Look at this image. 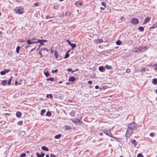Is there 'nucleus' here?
I'll list each match as a JSON object with an SVG mask.
<instances>
[{"mask_svg":"<svg viewBox=\"0 0 157 157\" xmlns=\"http://www.w3.org/2000/svg\"><path fill=\"white\" fill-rule=\"evenodd\" d=\"M137 125L135 123H130L128 125L126 134L127 137L130 136L132 134L137 130Z\"/></svg>","mask_w":157,"mask_h":157,"instance_id":"f257e3e1","label":"nucleus"},{"mask_svg":"<svg viewBox=\"0 0 157 157\" xmlns=\"http://www.w3.org/2000/svg\"><path fill=\"white\" fill-rule=\"evenodd\" d=\"M14 12L16 13L21 14L23 13V8L21 6L16 7L14 10Z\"/></svg>","mask_w":157,"mask_h":157,"instance_id":"f03ea898","label":"nucleus"},{"mask_svg":"<svg viewBox=\"0 0 157 157\" xmlns=\"http://www.w3.org/2000/svg\"><path fill=\"white\" fill-rule=\"evenodd\" d=\"M130 22L133 25H135L139 23V20L138 18H133L131 19Z\"/></svg>","mask_w":157,"mask_h":157,"instance_id":"7ed1b4c3","label":"nucleus"},{"mask_svg":"<svg viewBox=\"0 0 157 157\" xmlns=\"http://www.w3.org/2000/svg\"><path fill=\"white\" fill-rule=\"evenodd\" d=\"M26 42L28 44H32L35 43H37V42L36 41H33V38L31 40H29L27 41H23L21 42Z\"/></svg>","mask_w":157,"mask_h":157,"instance_id":"20e7f679","label":"nucleus"},{"mask_svg":"<svg viewBox=\"0 0 157 157\" xmlns=\"http://www.w3.org/2000/svg\"><path fill=\"white\" fill-rule=\"evenodd\" d=\"M35 40H36V41L37 42V43H40V44L39 46H40L41 45H43V43H45L47 42V40H37V39H35Z\"/></svg>","mask_w":157,"mask_h":157,"instance_id":"39448f33","label":"nucleus"},{"mask_svg":"<svg viewBox=\"0 0 157 157\" xmlns=\"http://www.w3.org/2000/svg\"><path fill=\"white\" fill-rule=\"evenodd\" d=\"M10 70V69H4L3 71L0 72V74L2 75H4L6 73L9 72Z\"/></svg>","mask_w":157,"mask_h":157,"instance_id":"423d86ee","label":"nucleus"},{"mask_svg":"<svg viewBox=\"0 0 157 157\" xmlns=\"http://www.w3.org/2000/svg\"><path fill=\"white\" fill-rule=\"evenodd\" d=\"M104 132L105 134L109 136H111L112 135V134L110 130H105V131H104Z\"/></svg>","mask_w":157,"mask_h":157,"instance_id":"0eeeda50","label":"nucleus"},{"mask_svg":"<svg viewBox=\"0 0 157 157\" xmlns=\"http://www.w3.org/2000/svg\"><path fill=\"white\" fill-rule=\"evenodd\" d=\"M94 43L96 44H98L99 43H101L103 42V40L102 39H98L95 40L94 41Z\"/></svg>","mask_w":157,"mask_h":157,"instance_id":"6e6552de","label":"nucleus"},{"mask_svg":"<svg viewBox=\"0 0 157 157\" xmlns=\"http://www.w3.org/2000/svg\"><path fill=\"white\" fill-rule=\"evenodd\" d=\"M75 4L76 6L79 7V6H82L83 4V3L80 2V1H79L75 2Z\"/></svg>","mask_w":157,"mask_h":157,"instance_id":"1a4fd4ad","label":"nucleus"},{"mask_svg":"<svg viewBox=\"0 0 157 157\" xmlns=\"http://www.w3.org/2000/svg\"><path fill=\"white\" fill-rule=\"evenodd\" d=\"M147 49L146 47H143L139 48V50L141 52H143L145 51Z\"/></svg>","mask_w":157,"mask_h":157,"instance_id":"9d476101","label":"nucleus"},{"mask_svg":"<svg viewBox=\"0 0 157 157\" xmlns=\"http://www.w3.org/2000/svg\"><path fill=\"white\" fill-rule=\"evenodd\" d=\"M36 155L37 157H43L45 155V154L43 152H41L40 154L37 152L36 153Z\"/></svg>","mask_w":157,"mask_h":157,"instance_id":"9b49d317","label":"nucleus"},{"mask_svg":"<svg viewBox=\"0 0 157 157\" xmlns=\"http://www.w3.org/2000/svg\"><path fill=\"white\" fill-rule=\"evenodd\" d=\"M76 80V78L73 76H71L70 77L69 81L70 82H74Z\"/></svg>","mask_w":157,"mask_h":157,"instance_id":"f8f14e48","label":"nucleus"},{"mask_svg":"<svg viewBox=\"0 0 157 157\" xmlns=\"http://www.w3.org/2000/svg\"><path fill=\"white\" fill-rule=\"evenodd\" d=\"M16 115L17 117L20 118L21 116V113L20 112L17 111L16 113Z\"/></svg>","mask_w":157,"mask_h":157,"instance_id":"ddd939ff","label":"nucleus"},{"mask_svg":"<svg viewBox=\"0 0 157 157\" xmlns=\"http://www.w3.org/2000/svg\"><path fill=\"white\" fill-rule=\"evenodd\" d=\"M152 83L154 85H156L157 84V79L154 78L152 80Z\"/></svg>","mask_w":157,"mask_h":157,"instance_id":"4468645a","label":"nucleus"},{"mask_svg":"<svg viewBox=\"0 0 157 157\" xmlns=\"http://www.w3.org/2000/svg\"><path fill=\"white\" fill-rule=\"evenodd\" d=\"M150 20V18L149 17H147V18L144 20V22L143 23V24H145V23L148 22Z\"/></svg>","mask_w":157,"mask_h":157,"instance_id":"2eb2a0df","label":"nucleus"},{"mask_svg":"<svg viewBox=\"0 0 157 157\" xmlns=\"http://www.w3.org/2000/svg\"><path fill=\"white\" fill-rule=\"evenodd\" d=\"M54 55H55V57L56 59H58V56L59 55L58 53V52L56 51L55 52Z\"/></svg>","mask_w":157,"mask_h":157,"instance_id":"dca6fc26","label":"nucleus"},{"mask_svg":"<svg viewBox=\"0 0 157 157\" xmlns=\"http://www.w3.org/2000/svg\"><path fill=\"white\" fill-rule=\"evenodd\" d=\"M99 70L102 72L104 71V68L102 66H100L99 67Z\"/></svg>","mask_w":157,"mask_h":157,"instance_id":"f3484780","label":"nucleus"},{"mask_svg":"<svg viewBox=\"0 0 157 157\" xmlns=\"http://www.w3.org/2000/svg\"><path fill=\"white\" fill-rule=\"evenodd\" d=\"M131 142H132V144H134V145L135 147H136V145L137 144V143L136 140H132L131 141Z\"/></svg>","mask_w":157,"mask_h":157,"instance_id":"a211bd4d","label":"nucleus"},{"mask_svg":"<svg viewBox=\"0 0 157 157\" xmlns=\"http://www.w3.org/2000/svg\"><path fill=\"white\" fill-rule=\"evenodd\" d=\"M55 78H47L46 79L47 81H55Z\"/></svg>","mask_w":157,"mask_h":157,"instance_id":"6ab92c4d","label":"nucleus"},{"mask_svg":"<svg viewBox=\"0 0 157 157\" xmlns=\"http://www.w3.org/2000/svg\"><path fill=\"white\" fill-rule=\"evenodd\" d=\"M42 149L44 151H48V148L44 146H43L41 147Z\"/></svg>","mask_w":157,"mask_h":157,"instance_id":"aec40b11","label":"nucleus"},{"mask_svg":"<svg viewBox=\"0 0 157 157\" xmlns=\"http://www.w3.org/2000/svg\"><path fill=\"white\" fill-rule=\"evenodd\" d=\"M6 82H7L6 80H2L1 82L2 84V85L3 86L5 85Z\"/></svg>","mask_w":157,"mask_h":157,"instance_id":"412c9836","label":"nucleus"},{"mask_svg":"<svg viewBox=\"0 0 157 157\" xmlns=\"http://www.w3.org/2000/svg\"><path fill=\"white\" fill-rule=\"evenodd\" d=\"M138 29L140 32H143L144 31V28L142 27H140L138 28Z\"/></svg>","mask_w":157,"mask_h":157,"instance_id":"4be33fe9","label":"nucleus"},{"mask_svg":"<svg viewBox=\"0 0 157 157\" xmlns=\"http://www.w3.org/2000/svg\"><path fill=\"white\" fill-rule=\"evenodd\" d=\"M46 111L44 109H43L41 110L40 112V115L42 116H43L44 115V113Z\"/></svg>","mask_w":157,"mask_h":157,"instance_id":"5701e85b","label":"nucleus"},{"mask_svg":"<svg viewBox=\"0 0 157 157\" xmlns=\"http://www.w3.org/2000/svg\"><path fill=\"white\" fill-rule=\"evenodd\" d=\"M46 116L50 117L51 116L52 113L48 111L46 113Z\"/></svg>","mask_w":157,"mask_h":157,"instance_id":"b1692460","label":"nucleus"},{"mask_svg":"<svg viewBox=\"0 0 157 157\" xmlns=\"http://www.w3.org/2000/svg\"><path fill=\"white\" fill-rule=\"evenodd\" d=\"M61 134H59L56 135L55 136V138L56 139H59L61 137Z\"/></svg>","mask_w":157,"mask_h":157,"instance_id":"393cba45","label":"nucleus"},{"mask_svg":"<svg viewBox=\"0 0 157 157\" xmlns=\"http://www.w3.org/2000/svg\"><path fill=\"white\" fill-rule=\"evenodd\" d=\"M157 27V22L154 24L150 28V29H154Z\"/></svg>","mask_w":157,"mask_h":157,"instance_id":"a878e982","label":"nucleus"},{"mask_svg":"<svg viewBox=\"0 0 157 157\" xmlns=\"http://www.w3.org/2000/svg\"><path fill=\"white\" fill-rule=\"evenodd\" d=\"M49 97L51 98L52 99L53 98V96H52L51 94H47L46 95V98H49Z\"/></svg>","mask_w":157,"mask_h":157,"instance_id":"bb28decb","label":"nucleus"},{"mask_svg":"<svg viewBox=\"0 0 157 157\" xmlns=\"http://www.w3.org/2000/svg\"><path fill=\"white\" fill-rule=\"evenodd\" d=\"M70 45L72 47V49H73L76 46V45L75 44L71 43V44Z\"/></svg>","mask_w":157,"mask_h":157,"instance_id":"cd10ccee","label":"nucleus"},{"mask_svg":"<svg viewBox=\"0 0 157 157\" xmlns=\"http://www.w3.org/2000/svg\"><path fill=\"white\" fill-rule=\"evenodd\" d=\"M71 120L73 122L75 123H77L78 119H71Z\"/></svg>","mask_w":157,"mask_h":157,"instance_id":"c85d7f7f","label":"nucleus"},{"mask_svg":"<svg viewBox=\"0 0 157 157\" xmlns=\"http://www.w3.org/2000/svg\"><path fill=\"white\" fill-rule=\"evenodd\" d=\"M44 74L46 77H48L49 75V74L48 72H44Z\"/></svg>","mask_w":157,"mask_h":157,"instance_id":"c756f323","label":"nucleus"},{"mask_svg":"<svg viewBox=\"0 0 157 157\" xmlns=\"http://www.w3.org/2000/svg\"><path fill=\"white\" fill-rule=\"evenodd\" d=\"M116 44L117 45H120L121 44V42L119 40H118L116 41Z\"/></svg>","mask_w":157,"mask_h":157,"instance_id":"7c9ffc66","label":"nucleus"},{"mask_svg":"<svg viewBox=\"0 0 157 157\" xmlns=\"http://www.w3.org/2000/svg\"><path fill=\"white\" fill-rule=\"evenodd\" d=\"M20 49V47L19 46H17L16 48V51L17 53H19V50Z\"/></svg>","mask_w":157,"mask_h":157,"instance_id":"2f4dec72","label":"nucleus"},{"mask_svg":"<svg viewBox=\"0 0 157 157\" xmlns=\"http://www.w3.org/2000/svg\"><path fill=\"white\" fill-rule=\"evenodd\" d=\"M40 3L39 2H36L34 4V7L38 6H40Z\"/></svg>","mask_w":157,"mask_h":157,"instance_id":"473e14b6","label":"nucleus"},{"mask_svg":"<svg viewBox=\"0 0 157 157\" xmlns=\"http://www.w3.org/2000/svg\"><path fill=\"white\" fill-rule=\"evenodd\" d=\"M69 51H68V52L66 54L64 58L66 59L69 56V55L68 53V52Z\"/></svg>","mask_w":157,"mask_h":157,"instance_id":"72a5a7b5","label":"nucleus"},{"mask_svg":"<svg viewBox=\"0 0 157 157\" xmlns=\"http://www.w3.org/2000/svg\"><path fill=\"white\" fill-rule=\"evenodd\" d=\"M146 68L144 67H142L140 69L141 72L144 71H145Z\"/></svg>","mask_w":157,"mask_h":157,"instance_id":"f704fd0d","label":"nucleus"},{"mask_svg":"<svg viewBox=\"0 0 157 157\" xmlns=\"http://www.w3.org/2000/svg\"><path fill=\"white\" fill-rule=\"evenodd\" d=\"M105 67L106 69H111V66H109L108 65H106L105 66Z\"/></svg>","mask_w":157,"mask_h":157,"instance_id":"c9c22d12","label":"nucleus"},{"mask_svg":"<svg viewBox=\"0 0 157 157\" xmlns=\"http://www.w3.org/2000/svg\"><path fill=\"white\" fill-rule=\"evenodd\" d=\"M23 124L22 121H20L17 122V124L19 125H22Z\"/></svg>","mask_w":157,"mask_h":157,"instance_id":"e433bc0d","label":"nucleus"},{"mask_svg":"<svg viewBox=\"0 0 157 157\" xmlns=\"http://www.w3.org/2000/svg\"><path fill=\"white\" fill-rule=\"evenodd\" d=\"M26 154L24 153H22L20 155L21 157H25L26 156Z\"/></svg>","mask_w":157,"mask_h":157,"instance_id":"4c0bfd02","label":"nucleus"},{"mask_svg":"<svg viewBox=\"0 0 157 157\" xmlns=\"http://www.w3.org/2000/svg\"><path fill=\"white\" fill-rule=\"evenodd\" d=\"M131 72V70L130 69L127 68L126 69V72L128 73H129Z\"/></svg>","mask_w":157,"mask_h":157,"instance_id":"58836bf2","label":"nucleus"},{"mask_svg":"<svg viewBox=\"0 0 157 157\" xmlns=\"http://www.w3.org/2000/svg\"><path fill=\"white\" fill-rule=\"evenodd\" d=\"M12 78V77H11V78L9 79V80H8V84L9 85H10L11 84V82Z\"/></svg>","mask_w":157,"mask_h":157,"instance_id":"ea45409f","label":"nucleus"},{"mask_svg":"<svg viewBox=\"0 0 157 157\" xmlns=\"http://www.w3.org/2000/svg\"><path fill=\"white\" fill-rule=\"evenodd\" d=\"M50 17L48 15H46V19H48L49 18H52L53 17Z\"/></svg>","mask_w":157,"mask_h":157,"instance_id":"a19ab883","label":"nucleus"},{"mask_svg":"<svg viewBox=\"0 0 157 157\" xmlns=\"http://www.w3.org/2000/svg\"><path fill=\"white\" fill-rule=\"evenodd\" d=\"M70 15L71 13L69 12H66L65 14V15L66 16H69Z\"/></svg>","mask_w":157,"mask_h":157,"instance_id":"79ce46f5","label":"nucleus"},{"mask_svg":"<svg viewBox=\"0 0 157 157\" xmlns=\"http://www.w3.org/2000/svg\"><path fill=\"white\" fill-rule=\"evenodd\" d=\"M101 5L102 6H104V7H106V4L105 2H102L101 3Z\"/></svg>","mask_w":157,"mask_h":157,"instance_id":"37998d69","label":"nucleus"},{"mask_svg":"<svg viewBox=\"0 0 157 157\" xmlns=\"http://www.w3.org/2000/svg\"><path fill=\"white\" fill-rule=\"evenodd\" d=\"M58 70L57 69H56V70H52V73H56L58 72Z\"/></svg>","mask_w":157,"mask_h":157,"instance_id":"c03bdc74","label":"nucleus"},{"mask_svg":"<svg viewBox=\"0 0 157 157\" xmlns=\"http://www.w3.org/2000/svg\"><path fill=\"white\" fill-rule=\"evenodd\" d=\"M65 129L67 130H69V129H71V128L70 126H67L66 127V128H65Z\"/></svg>","mask_w":157,"mask_h":157,"instance_id":"a18cd8bd","label":"nucleus"},{"mask_svg":"<svg viewBox=\"0 0 157 157\" xmlns=\"http://www.w3.org/2000/svg\"><path fill=\"white\" fill-rule=\"evenodd\" d=\"M137 157H143V156L141 154L139 153L137 155Z\"/></svg>","mask_w":157,"mask_h":157,"instance_id":"49530a36","label":"nucleus"},{"mask_svg":"<svg viewBox=\"0 0 157 157\" xmlns=\"http://www.w3.org/2000/svg\"><path fill=\"white\" fill-rule=\"evenodd\" d=\"M154 133L153 132H151L150 134V136L151 137H154Z\"/></svg>","mask_w":157,"mask_h":157,"instance_id":"de8ad7c7","label":"nucleus"},{"mask_svg":"<svg viewBox=\"0 0 157 157\" xmlns=\"http://www.w3.org/2000/svg\"><path fill=\"white\" fill-rule=\"evenodd\" d=\"M50 157H56L53 154H51L50 155Z\"/></svg>","mask_w":157,"mask_h":157,"instance_id":"09e8293b","label":"nucleus"},{"mask_svg":"<svg viewBox=\"0 0 157 157\" xmlns=\"http://www.w3.org/2000/svg\"><path fill=\"white\" fill-rule=\"evenodd\" d=\"M67 41L68 42V44L69 45H71V43L70 42V41L68 40H67Z\"/></svg>","mask_w":157,"mask_h":157,"instance_id":"8fccbe9b","label":"nucleus"},{"mask_svg":"<svg viewBox=\"0 0 157 157\" xmlns=\"http://www.w3.org/2000/svg\"><path fill=\"white\" fill-rule=\"evenodd\" d=\"M64 15V14L63 13L60 14L59 17L60 18H61L62 17H63Z\"/></svg>","mask_w":157,"mask_h":157,"instance_id":"3c124183","label":"nucleus"},{"mask_svg":"<svg viewBox=\"0 0 157 157\" xmlns=\"http://www.w3.org/2000/svg\"><path fill=\"white\" fill-rule=\"evenodd\" d=\"M78 69H75L74 71H72V73H73V72H75L76 71H78Z\"/></svg>","mask_w":157,"mask_h":157,"instance_id":"603ef678","label":"nucleus"},{"mask_svg":"<svg viewBox=\"0 0 157 157\" xmlns=\"http://www.w3.org/2000/svg\"><path fill=\"white\" fill-rule=\"evenodd\" d=\"M105 7H101L100 8V10H104L105 8Z\"/></svg>","mask_w":157,"mask_h":157,"instance_id":"864d4df0","label":"nucleus"},{"mask_svg":"<svg viewBox=\"0 0 157 157\" xmlns=\"http://www.w3.org/2000/svg\"><path fill=\"white\" fill-rule=\"evenodd\" d=\"M67 71H72V69L71 68H69L67 69Z\"/></svg>","mask_w":157,"mask_h":157,"instance_id":"5fc2aeb1","label":"nucleus"},{"mask_svg":"<svg viewBox=\"0 0 157 157\" xmlns=\"http://www.w3.org/2000/svg\"><path fill=\"white\" fill-rule=\"evenodd\" d=\"M88 83L89 84H92V82L91 81H88Z\"/></svg>","mask_w":157,"mask_h":157,"instance_id":"6e6d98bb","label":"nucleus"},{"mask_svg":"<svg viewBox=\"0 0 157 157\" xmlns=\"http://www.w3.org/2000/svg\"><path fill=\"white\" fill-rule=\"evenodd\" d=\"M95 88L96 89H98L99 88V86L98 85H96V86H95Z\"/></svg>","mask_w":157,"mask_h":157,"instance_id":"4d7b16f0","label":"nucleus"},{"mask_svg":"<svg viewBox=\"0 0 157 157\" xmlns=\"http://www.w3.org/2000/svg\"><path fill=\"white\" fill-rule=\"evenodd\" d=\"M80 123V120L78 119L77 123Z\"/></svg>","mask_w":157,"mask_h":157,"instance_id":"13d9d810","label":"nucleus"},{"mask_svg":"<svg viewBox=\"0 0 157 157\" xmlns=\"http://www.w3.org/2000/svg\"><path fill=\"white\" fill-rule=\"evenodd\" d=\"M103 134L102 132H100L99 133V135L100 136H102L103 135Z\"/></svg>","mask_w":157,"mask_h":157,"instance_id":"bf43d9fd","label":"nucleus"},{"mask_svg":"<svg viewBox=\"0 0 157 157\" xmlns=\"http://www.w3.org/2000/svg\"><path fill=\"white\" fill-rule=\"evenodd\" d=\"M39 54H40V57H41L42 56V55L40 52H39Z\"/></svg>","mask_w":157,"mask_h":157,"instance_id":"052dcab7","label":"nucleus"},{"mask_svg":"<svg viewBox=\"0 0 157 157\" xmlns=\"http://www.w3.org/2000/svg\"><path fill=\"white\" fill-rule=\"evenodd\" d=\"M123 18H124V17H123V16H121V17H120V19H121V20H122V19H123Z\"/></svg>","mask_w":157,"mask_h":157,"instance_id":"680f3d73","label":"nucleus"},{"mask_svg":"<svg viewBox=\"0 0 157 157\" xmlns=\"http://www.w3.org/2000/svg\"><path fill=\"white\" fill-rule=\"evenodd\" d=\"M58 83H62V81H59L58 82Z\"/></svg>","mask_w":157,"mask_h":157,"instance_id":"e2e57ef3","label":"nucleus"},{"mask_svg":"<svg viewBox=\"0 0 157 157\" xmlns=\"http://www.w3.org/2000/svg\"><path fill=\"white\" fill-rule=\"evenodd\" d=\"M46 157H49V155H46Z\"/></svg>","mask_w":157,"mask_h":157,"instance_id":"0e129e2a","label":"nucleus"},{"mask_svg":"<svg viewBox=\"0 0 157 157\" xmlns=\"http://www.w3.org/2000/svg\"><path fill=\"white\" fill-rule=\"evenodd\" d=\"M155 71H157V67H155Z\"/></svg>","mask_w":157,"mask_h":157,"instance_id":"69168bd1","label":"nucleus"},{"mask_svg":"<svg viewBox=\"0 0 157 157\" xmlns=\"http://www.w3.org/2000/svg\"><path fill=\"white\" fill-rule=\"evenodd\" d=\"M29 46H26L25 47V48H27L28 47H29Z\"/></svg>","mask_w":157,"mask_h":157,"instance_id":"338daca9","label":"nucleus"},{"mask_svg":"<svg viewBox=\"0 0 157 157\" xmlns=\"http://www.w3.org/2000/svg\"><path fill=\"white\" fill-rule=\"evenodd\" d=\"M153 66H157V64H154V65Z\"/></svg>","mask_w":157,"mask_h":157,"instance_id":"774afa93","label":"nucleus"}]
</instances>
